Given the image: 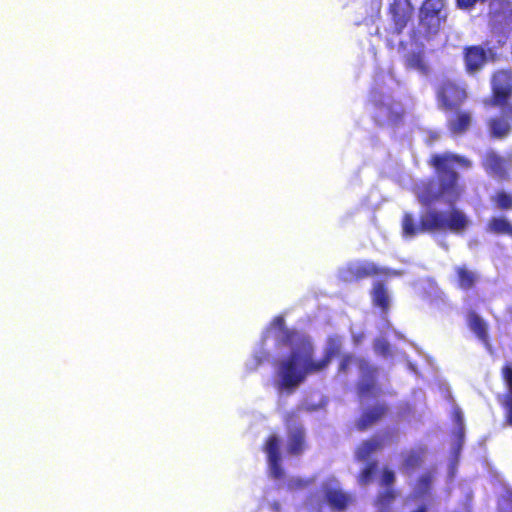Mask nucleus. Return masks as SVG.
Here are the masks:
<instances>
[{"mask_svg":"<svg viewBox=\"0 0 512 512\" xmlns=\"http://www.w3.org/2000/svg\"><path fill=\"white\" fill-rule=\"evenodd\" d=\"M500 403L505 409V421L509 426H512V392H506L499 396Z\"/></svg>","mask_w":512,"mask_h":512,"instance_id":"nucleus-30","label":"nucleus"},{"mask_svg":"<svg viewBox=\"0 0 512 512\" xmlns=\"http://www.w3.org/2000/svg\"><path fill=\"white\" fill-rule=\"evenodd\" d=\"M437 108L443 113L459 110L468 99V91L463 81L445 77L434 86Z\"/></svg>","mask_w":512,"mask_h":512,"instance_id":"nucleus-5","label":"nucleus"},{"mask_svg":"<svg viewBox=\"0 0 512 512\" xmlns=\"http://www.w3.org/2000/svg\"><path fill=\"white\" fill-rule=\"evenodd\" d=\"M427 164L434 169L437 187L433 180L424 184L418 192V200L422 205L430 206L441 199L455 203L465 193V185L456 168L469 170L473 162L466 156L453 152L432 154Z\"/></svg>","mask_w":512,"mask_h":512,"instance_id":"nucleus-2","label":"nucleus"},{"mask_svg":"<svg viewBox=\"0 0 512 512\" xmlns=\"http://www.w3.org/2000/svg\"><path fill=\"white\" fill-rule=\"evenodd\" d=\"M328 504L337 511H344L352 502V497L340 489H328L325 494Z\"/></svg>","mask_w":512,"mask_h":512,"instance_id":"nucleus-20","label":"nucleus"},{"mask_svg":"<svg viewBox=\"0 0 512 512\" xmlns=\"http://www.w3.org/2000/svg\"><path fill=\"white\" fill-rule=\"evenodd\" d=\"M414 7L410 0H392L388 14L393 25V34L401 35L413 15Z\"/></svg>","mask_w":512,"mask_h":512,"instance_id":"nucleus-10","label":"nucleus"},{"mask_svg":"<svg viewBox=\"0 0 512 512\" xmlns=\"http://www.w3.org/2000/svg\"><path fill=\"white\" fill-rule=\"evenodd\" d=\"M263 450L267 455V460L272 472V475L279 479L283 476V469L281 467V454H280V439L277 435H270L267 437Z\"/></svg>","mask_w":512,"mask_h":512,"instance_id":"nucleus-14","label":"nucleus"},{"mask_svg":"<svg viewBox=\"0 0 512 512\" xmlns=\"http://www.w3.org/2000/svg\"><path fill=\"white\" fill-rule=\"evenodd\" d=\"M358 368L361 372L357 383V394L360 398L376 397L381 393V388L377 383L378 368L371 365L366 359L358 361Z\"/></svg>","mask_w":512,"mask_h":512,"instance_id":"nucleus-8","label":"nucleus"},{"mask_svg":"<svg viewBox=\"0 0 512 512\" xmlns=\"http://www.w3.org/2000/svg\"><path fill=\"white\" fill-rule=\"evenodd\" d=\"M397 495L398 492L395 489H385L379 492L374 500L377 512H390Z\"/></svg>","mask_w":512,"mask_h":512,"instance_id":"nucleus-22","label":"nucleus"},{"mask_svg":"<svg viewBox=\"0 0 512 512\" xmlns=\"http://www.w3.org/2000/svg\"><path fill=\"white\" fill-rule=\"evenodd\" d=\"M377 470H378V462L377 461L368 462L358 475L359 484H361V485L369 484L373 480Z\"/></svg>","mask_w":512,"mask_h":512,"instance_id":"nucleus-27","label":"nucleus"},{"mask_svg":"<svg viewBox=\"0 0 512 512\" xmlns=\"http://www.w3.org/2000/svg\"><path fill=\"white\" fill-rule=\"evenodd\" d=\"M500 373L501 379L507 388L506 392H512V362H506Z\"/></svg>","mask_w":512,"mask_h":512,"instance_id":"nucleus-32","label":"nucleus"},{"mask_svg":"<svg viewBox=\"0 0 512 512\" xmlns=\"http://www.w3.org/2000/svg\"><path fill=\"white\" fill-rule=\"evenodd\" d=\"M500 108V115L492 116L486 122L488 135L494 140L505 139L512 131V105Z\"/></svg>","mask_w":512,"mask_h":512,"instance_id":"nucleus-12","label":"nucleus"},{"mask_svg":"<svg viewBox=\"0 0 512 512\" xmlns=\"http://www.w3.org/2000/svg\"><path fill=\"white\" fill-rule=\"evenodd\" d=\"M401 276L402 271L379 267L372 262H360L351 264L346 268L345 277L349 281H360L372 276Z\"/></svg>","mask_w":512,"mask_h":512,"instance_id":"nucleus-9","label":"nucleus"},{"mask_svg":"<svg viewBox=\"0 0 512 512\" xmlns=\"http://www.w3.org/2000/svg\"><path fill=\"white\" fill-rule=\"evenodd\" d=\"M425 512H427V508L425 507Z\"/></svg>","mask_w":512,"mask_h":512,"instance_id":"nucleus-37","label":"nucleus"},{"mask_svg":"<svg viewBox=\"0 0 512 512\" xmlns=\"http://www.w3.org/2000/svg\"><path fill=\"white\" fill-rule=\"evenodd\" d=\"M468 226L466 215L457 208L448 212L429 210L416 222L413 214L405 212L402 216V235L405 238H413L421 233L450 230L461 232Z\"/></svg>","mask_w":512,"mask_h":512,"instance_id":"nucleus-3","label":"nucleus"},{"mask_svg":"<svg viewBox=\"0 0 512 512\" xmlns=\"http://www.w3.org/2000/svg\"><path fill=\"white\" fill-rule=\"evenodd\" d=\"M371 298L374 306L380 308L383 313H387L389 311L390 301L385 282L376 281L373 284Z\"/></svg>","mask_w":512,"mask_h":512,"instance_id":"nucleus-19","label":"nucleus"},{"mask_svg":"<svg viewBox=\"0 0 512 512\" xmlns=\"http://www.w3.org/2000/svg\"><path fill=\"white\" fill-rule=\"evenodd\" d=\"M498 43H499L498 47H503L505 45L504 40L503 41L499 40Z\"/></svg>","mask_w":512,"mask_h":512,"instance_id":"nucleus-35","label":"nucleus"},{"mask_svg":"<svg viewBox=\"0 0 512 512\" xmlns=\"http://www.w3.org/2000/svg\"><path fill=\"white\" fill-rule=\"evenodd\" d=\"M454 115L447 120L446 126L450 134L463 135L465 134L472 123V115L468 110L452 111Z\"/></svg>","mask_w":512,"mask_h":512,"instance_id":"nucleus-16","label":"nucleus"},{"mask_svg":"<svg viewBox=\"0 0 512 512\" xmlns=\"http://www.w3.org/2000/svg\"><path fill=\"white\" fill-rule=\"evenodd\" d=\"M277 323L281 327V337L277 345L291 350L278 364L277 388L293 392L308 375L322 372L329 366L332 359L342 350V339L338 335L329 336L323 357L315 361L314 347L310 339L295 329L284 327V320L281 317L277 318Z\"/></svg>","mask_w":512,"mask_h":512,"instance_id":"nucleus-1","label":"nucleus"},{"mask_svg":"<svg viewBox=\"0 0 512 512\" xmlns=\"http://www.w3.org/2000/svg\"><path fill=\"white\" fill-rule=\"evenodd\" d=\"M361 358L355 357L351 353L344 354L339 362L337 373L338 374H347L349 372L351 364L355 363L358 365V361Z\"/></svg>","mask_w":512,"mask_h":512,"instance_id":"nucleus-29","label":"nucleus"},{"mask_svg":"<svg viewBox=\"0 0 512 512\" xmlns=\"http://www.w3.org/2000/svg\"><path fill=\"white\" fill-rule=\"evenodd\" d=\"M512 98V71L499 69L491 76L490 104L494 107H507Z\"/></svg>","mask_w":512,"mask_h":512,"instance_id":"nucleus-7","label":"nucleus"},{"mask_svg":"<svg viewBox=\"0 0 512 512\" xmlns=\"http://www.w3.org/2000/svg\"><path fill=\"white\" fill-rule=\"evenodd\" d=\"M454 271L458 288L468 291L476 287L479 276L475 271L470 270L466 265L457 266Z\"/></svg>","mask_w":512,"mask_h":512,"instance_id":"nucleus-18","label":"nucleus"},{"mask_svg":"<svg viewBox=\"0 0 512 512\" xmlns=\"http://www.w3.org/2000/svg\"><path fill=\"white\" fill-rule=\"evenodd\" d=\"M486 229L492 234L506 235L512 238V223L503 216L490 218Z\"/></svg>","mask_w":512,"mask_h":512,"instance_id":"nucleus-21","label":"nucleus"},{"mask_svg":"<svg viewBox=\"0 0 512 512\" xmlns=\"http://www.w3.org/2000/svg\"><path fill=\"white\" fill-rule=\"evenodd\" d=\"M389 348H390L389 343L384 339L377 340V342L375 344V350L382 354H387L389 352Z\"/></svg>","mask_w":512,"mask_h":512,"instance_id":"nucleus-33","label":"nucleus"},{"mask_svg":"<svg viewBox=\"0 0 512 512\" xmlns=\"http://www.w3.org/2000/svg\"><path fill=\"white\" fill-rule=\"evenodd\" d=\"M481 166L490 176L501 180H507L509 178V159L503 157L494 149H488L485 151L481 158Z\"/></svg>","mask_w":512,"mask_h":512,"instance_id":"nucleus-11","label":"nucleus"},{"mask_svg":"<svg viewBox=\"0 0 512 512\" xmlns=\"http://www.w3.org/2000/svg\"><path fill=\"white\" fill-rule=\"evenodd\" d=\"M306 449V431L302 425H296L288 432L287 453L292 456H299Z\"/></svg>","mask_w":512,"mask_h":512,"instance_id":"nucleus-15","label":"nucleus"},{"mask_svg":"<svg viewBox=\"0 0 512 512\" xmlns=\"http://www.w3.org/2000/svg\"><path fill=\"white\" fill-rule=\"evenodd\" d=\"M389 407L384 402H377L365 408L355 423L358 431H366L371 426L381 422L387 416Z\"/></svg>","mask_w":512,"mask_h":512,"instance_id":"nucleus-13","label":"nucleus"},{"mask_svg":"<svg viewBox=\"0 0 512 512\" xmlns=\"http://www.w3.org/2000/svg\"><path fill=\"white\" fill-rule=\"evenodd\" d=\"M424 453L422 448L410 450L404 458V468L409 471L419 468L423 463Z\"/></svg>","mask_w":512,"mask_h":512,"instance_id":"nucleus-24","label":"nucleus"},{"mask_svg":"<svg viewBox=\"0 0 512 512\" xmlns=\"http://www.w3.org/2000/svg\"><path fill=\"white\" fill-rule=\"evenodd\" d=\"M382 448V441L379 439H369L363 441L355 451V457L358 461H366L374 452Z\"/></svg>","mask_w":512,"mask_h":512,"instance_id":"nucleus-23","label":"nucleus"},{"mask_svg":"<svg viewBox=\"0 0 512 512\" xmlns=\"http://www.w3.org/2000/svg\"><path fill=\"white\" fill-rule=\"evenodd\" d=\"M432 485V475L430 473H424L421 475L416 484V494L419 497H423L429 493Z\"/></svg>","mask_w":512,"mask_h":512,"instance_id":"nucleus-28","label":"nucleus"},{"mask_svg":"<svg viewBox=\"0 0 512 512\" xmlns=\"http://www.w3.org/2000/svg\"><path fill=\"white\" fill-rule=\"evenodd\" d=\"M456 416H457V419L460 421L461 420V413L459 411L456 412Z\"/></svg>","mask_w":512,"mask_h":512,"instance_id":"nucleus-36","label":"nucleus"},{"mask_svg":"<svg viewBox=\"0 0 512 512\" xmlns=\"http://www.w3.org/2000/svg\"><path fill=\"white\" fill-rule=\"evenodd\" d=\"M468 327L486 347H490L487 323L474 311L468 314Z\"/></svg>","mask_w":512,"mask_h":512,"instance_id":"nucleus-17","label":"nucleus"},{"mask_svg":"<svg viewBox=\"0 0 512 512\" xmlns=\"http://www.w3.org/2000/svg\"><path fill=\"white\" fill-rule=\"evenodd\" d=\"M412 512H425V505H420Z\"/></svg>","mask_w":512,"mask_h":512,"instance_id":"nucleus-34","label":"nucleus"},{"mask_svg":"<svg viewBox=\"0 0 512 512\" xmlns=\"http://www.w3.org/2000/svg\"><path fill=\"white\" fill-rule=\"evenodd\" d=\"M396 476L393 470L384 468L381 472L379 484L386 489H394L392 486L395 482Z\"/></svg>","mask_w":512,"mask_h":512,"instance_id":"nucleus-31","label":"nucleus"},{"mask_svg":"<svg viewBox=\"0 0 512 512\" xmlns=\"http://www.w3.org/2000/svg\"><path fill=\"white\" fill-rule=\"evenodd\" d=\"M495 208L501 211L512 210V194L499 190L491 198Z\"/></svg>","mask_w":512,"mask_h":512,"instance_id":"nucleus-25","label":"nucleus"},{"mask_svg":"<svg viewBox=\"0 0 512 512\" xmlns=\"http://www.w3.org/2000/svg\"><path fill=\"white\" fill-rule=\"evenodd\" d=\"M499 58L498 47L490 46L489 42L483 46H466L463 50L465 70L471 74L481 70L487 62H496Z\"/></svg>","mask_w":512,"mask_h":512,"instance_id":"nucleus-6","label":"nucleus"},{"mask_svg":"<svg viewBox=\"0 0 512 512\" xmlns=\"http://www.w3.org/2000/svg\"><path fill=\"white\" fill-rule=\"evenodd\" d=\"M405 65L409 69H415L424 73L427 71V66L422 52H413L407 55Z\"/></svg>","mask_w":512,"mask_h":512,"instance_id":"nucleus-26","label":"nucleus"},{"mask_svg":"<svg viewBox=\"0 0 512 512\" xmlns=\"http://www.w3.org/2000/svg\"><path fill=\"white\" fill-rule=\"evenodd\" d=\"M447 0H423L418 10L417 26L411 31L410 38L414 42L432 40L447 20Z\"/></svg>","mask_w":512,"mask_h":512,"instance_id":"nucleus-4","label":"nucleus"}]
</instances>
